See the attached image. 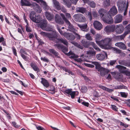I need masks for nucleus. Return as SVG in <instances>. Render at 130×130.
Here are the masks:
<instances>
[{
	"instance_id": "obj_51",
	"label": "nucleus",
	"mask_w": 130,
	"mask_h": 130,
	"mask_svg": "<svg viewBox=\"0 0 130 130\" xmlns=\"http://www.w3.org/2000/svg\"><path fill=\"white\" fill-rule=\"evenodd\" d=\"M81 90L82 92L84 93L86 92L87 90V89L86 87L84 86L82 87Z\"/></svg>"
},
{
	"instance_id": "obj_17",
	"label": "nucleus",
	"mask_w": 130,
	"mask_h": 130,
	"mask_svg": "<svg viewBox=\"0 0 130 130\" xmlns=\"http://www.w3.org/2000/svg\"><path fill=\"white\" fill-rule=\"evenodd\" d=\"M80 58L77 59L75 58L74 59L75 61L78 62H81L82 61H86L89 62L86 59L87 56L85 55L84 54H82L80 56Z\"/></svg>"
},
{
	"instance_id": "obj_49",
	"label": "nucleus",
	"mask_w": 130,
	"mask_h": 130,
	"mask_svg": "<svg viewBox=\"0 0 130 130\" xmlns=\"http://www.w3.org/2000/svg\"><path fill=\"white\" fill-rule=\"evenodd\" d=\"M120 94L121 95V96L122 97L125 98H126L127 96V93H126L124 92H120Z\"/></svg>"
},
{
	"instance_id": "obj_16",
	"label": "nucleus",
	"mask_w": 130,
	"mask_h": 130,
	"mask_svg": "<svg viewBox=\"0 0 130 130\" xmlns=\"http://www.w3.org/2000/svg\"><path fill=\"white\" fill-rule=\"evenodd\" d=\"M54 46L57 47L59 50H62V51L65 53L68 51V48L65 47L62 45L60 44H56L54 45Z\"/></svg>"
},
{
	"instance_id": "obj_8",
	"label": "nucleus",
	"mask_w": 130,
	"mask_h": 130,
	"mask_svg": "<svg viewBox=\"0 0 130 130\" xmlns=\"http://www.w3.org/2000/svg\"><path fill=\"white\" fill-rule=\"evenodd\" d=\"M115 26L114 25H109L106 26L104 29L105 31L108 34L114 31Z\"/></svg>"
},
{
	"instance_id": "obj_50",
	"label": "nucleus",
	"mask_w": 130,
	"mask_h": 130,
	"mask_svg": "<svg viewBox=\"0 0 130 130\" xmlns=\"http://www.w3.org/2000/svg\"><path fill=\"white\" fill-rule=\"evenodd\" d=\"M21 56L22 58L25 61H27L29 60V58L27 56L25 55H24L21 54Z\"/></svg>"
},
{
	"instance_id": "obj_44",
	"label": "nucleus",
	"mask_w": 130,
	"mask_h": 130,
	"mask_svg": "<svg viewBox=\"0 0 130 130\" xmlns=\"http://www.w3.org/2000/svg\"><path fill=\"white\" fill-rule=\"evenodd\" d=\"M127 35V33L126 32H125L122 35H121L118 36V38L120 39V40H121L123 39L125 37V36Z\"/></svg>"
},
{
	"instance_id": "obj_22",
	"label": "nucleus",
	"mask_w": 130,
	"mask_h": 130,
	"mask_svg": "<svg viewBox=\"0 0 130 130\" xmlns=\"http://www.w3.org/2000/svg\"><path fill=\"white\" fill-rule=\"evenodd\" d=\"M37 2L43 5L44 9L46 11L48 9V7L46 3L43 1L42 0H38Z\"/></svg>"
},
{
	"instance_id": "obj_14",
	"label": "nucleus",
	"mask_w": 130,
	"mask_h": 130,
	"mask_svg": "<svg viewBox=\"0 0 130 130\" xmlns=\"http://www.w3.org/2000/svg\"><path fill=\"white\" fill-rule=\"evenodd\" d=\"M103 21L105 22L108 24L112 23L113 22V20L111 16L105 17L102 18Z\"/></svg>"
},
{
	"instance_id": "obj_24",
	"label": "nucleus",
	"mask_w": 130,
	"mask_h": 130,
	"mask_svg": "<svg viewBox=\"0 0 130 130\" xmlns=\"http://www.w3.org/2000/svg\"><path fill=\"white\" fill-rule=\"evenodd\" d=\"M115 45L117 46L120 49L125 50L126 48L125 45L122 42H119L116 43L115 44Z\"/></svg>"
},
{
	"instance_id": "obj_25",
	"label": "nucleus",
	"mask_w": 130,
	"mask_h": 130,
	"mask_svg": "<svg viewBox=\"0 0 130 130\" xmlns=\"http://www.w3.org/2000/svg\"><path fill=\"white\" fill-rule=\"evenodd\" d=\"M115 67L117 68L120 72L123 73L125 72V71L126 70H125L126 68V67L120 65H117Z\"/></svg>"
},
{
	"instance_id": "obj_41",
	"label": "nucleus",
	"mask_w": 130,
	"mask_h": 130,
	"mask_svg": "<svg viewBox=\"0 0 130 130\" xmlns=\"http://www.w3.org/2000/svg\"><path fill=\"white\" fill-rule=\"evenodd\" d=\"M103 5L105 6H108L110 5V0H103Z\"/></svg>"
},
{
	"instance_id": "obj_64",
	"label": "nucleus",
	"mask_w": 130,
	"mask_h": 130,
	"mask_svg": "<svg viewBox=\"0 0 130 130\" xmlns=\"http://www.w3.org/2000/svg\"><path fill=\"white\" fill-rule=\"evenodd\" d=\"M93 47L95 50L97 51H100V49L95 44H94Z\"/></svg>"
},
{
	"instance_id": "obj_42",
	"label": "nucleus",
	"mask_w": 130,
	"mask_h": 130,
	"mask_svg": "<svg viewBox=\"0 0 130 130\" xmlns=\"http://www.w3.org/2000/svg\"><path fill=\"white\" fill-rule=\"evenodd\" d=\"M85 36V37L87 40L89 41L92 40V38L90 34L88 33L86 34Z\"/></svg>"
},
{
	"instance_id": "obj_53",
	"label": "nucleus",
	"mask_w": 130,
	"mask_h": 130,
	"mask_svg": "<svg viewBox=\"0 0 130 130\" xmlns=\"http://www.w3.org/2000/svg\"><path fill=\"white\" fill-rule=\"evenodd\" d=\"M41 59L42 60L46 62H47L48 61V59L45 57H41Z\"/></svg>"
},
{
	"instance_id": "obj_1",
	"label": "nucleus",
	"mask_w": 130,
	"mask_h": 130,
	"mask_svg": "<svg viewBox=\"0 0 130 130\" xmlns=\"http://www.w3.org/2000/svg\"><path fill=\"white\" fill-rule=\"evenodd\" d=\"M41 23L40 25L41 28L44 30L47 31H51V32L48 33L41 31L40 32L41 35L44 37H45L48 38L50 40H53L54 39H56L58 37V32L55 30L53 29V27L50 25H47L46 20H44Z\"/></svg>"
},
{
	"instance_id": "obj_54",
	"label": "nucleus",
	"mask_w": 130,
	"mask_h": 130,
	"mask_svg": "<svg viewBox=\"0 0 130 130\" xmlns=\"http://www.w3.org/2000/svg\"><path fill=\"white\" fill-rule=\"evenodd\" d=\"M111 106V108L113 110L116 111H117L118 108L116 106L114 105H112Z\"/></svg>"
},
{
	"instance_id": "obj_9",
	"label": "nucleus",
	"mask_w": 130,
	"mask_h": 130,
	"mask_svg": "<svg viewBox=\"0 0 130 130\" xmlns=\"http://www.w3.org/2000/svg\"><path fill=\"white\" fill-rule=\"evenodd\" d=\"M63 35L67 39L69 40H73L75 38V36L71 33L64 32Z\"/></svg>"
},
{
	"instance_id": "obj_61",
	"label": "nucleus",
	"mask_w": 130,
	"mask_h": 130,
	"mask_svg": "<svg viewBox=\"0 0 130 130\" xmlns=\"http://www.w3.org/2000/svg\"><path fill=\"white\" fill-rule=\"evenodd\" d=\"M116 62V60H111L109 62V64L111 66L115 64Z\"/></svg>"
},
{
	"instance_id": "obj_33",
	"label": "nucleus",
	"mask_w": 130,
	"mask_h": 130,
	"mask_svg": "<svg viewBox=\"0 0 130 130\" xmlns=\"http://www.w3.org/2000/svg\"><path fill=\"white\" fill-rule=\"evenodd\" d=\"M67 55L70 56V57L71 58H74L78 57L77 55H75L72 52H69L67 54Z\"/></svg>"
},
{
	"instance_id": "obj_40",
	"label": "nucleus",
	"mask_w": 130,
	"mask_h": 130,
	"mask_svg": "<svg viewBox=\"0 0 130 130\" xmlns=\"http://www.w3.org/2000/svg\"><path fill=\"white\" fill-rule=\"evenodd\" d=\"M71 43L74 45L75 46H76L78 48H79L81 49H83V46H81L80 44H79L78 43L75 42L74 41H72L71 42Z\"/></svg>"
},
{
	"instance_id": "obj_15",
	"label": "nucleus",
	"mask_w": 130,
	"mask_h": 130,
	"mask_svg": "<svg viewBox=\"0 0 130 130\" xmlns=\"http://www.w3.org/2000/svg\"><path fill=\"white\" fill-rule=\"evenodd\" d=\"M107 57V53L105 52H103L102 53L97 55L96 57L98 59L100 60H103L106 57Z\"/></svg>"
},
{
	"instance_id": "obj_5",
	"label": "nucleus",
	"mask_w": 130,
	"mask_h": 130,
	"mask_svg": "<svg viewBox=\"0 0 130 130\" xmlns=\"http://www.w3.org/2000/svg\"><path fill=\"white\" fill-rule=\"evenodd\" d=\"M60 15L67 26L69 30L73 32H74L75 30V29L69 21L66 18L65 15L62 13L60 14Z\"/></svg>"
},
{
	"instance_id": "obj_37",
	"label": "nucleus",
	"mask_w": 130,
	"mask_h": 130,
	"mask_svg": "<svg viewBox=\"0 0 130 130\" xmlns=\"http://www.w3.org/2000/svg\"><path fill=\"white\" fill-rule=\"evenodd\" d=\"M115 88V89H126L127 87L123 85H118L116 86Z\"/></svg>"
},
{
	"instance_id": "obj_39",
	"label": "nucleus",
	"mask_w": 130,
	"mask_h": 130,
	"mask_svg": "<svg viewBox=\"0 0 130 130\" xmlns=\"http://www.w3.org/2000/svg\"><path fill=\"white\" fill-rule=\"evenodd\" d=\"M31 67L35 71H37L39 70V69L35 64L34 63H31L30 64Z\"/></svg>"
},
{
	"instance_id": "obj_58",
	"label": "nucleus",
	"mask_w": 130,
	"mask_h": 130,
	"mask_svg": "<svg viewBox=\"0 0 130 130\" xmlns=\"http://www.w3.org/2000/svg\"><path fill=\"white\" fill-rule=\"evenodd\" d=\"M94 44V43L92 42H88L87 43L88 46V45H92L93 46Z\"/></svg>"
},
{
	"instance_id": "obj_3",
	"label": "nucleus",
	"mask_w": 130,
	"mask_h": 130,
	"mask_svg": "<svg viewBox=\"0 0 130 130\" xmlns=\"http://www.w3.org/2000/svg\"><path fill=\"white\" fill-rule=\"evenodd\" d=\"M112 41V38H106L101 40L102 43L100 46L102 48L105 49H110L111 47V45Z\"/></svg>"
},
{
	"instance_id": "obj_26",
	"label": "nucleus",
	"mask_w": 130,
	"mask_h": 130,
	"mask_svg": "<svg viewBox=\"0 0 130 130\" xmlns=\"http://www.w3.org/2000/svg\"><path fill=\"white\" fill-rule=\"evenodd\" d=\"M45 15L46 19L48 20H51L54 19V16L53 15V14H51L48 12H45Z\"/></svg>"
},
{
	"instance_id": "obj_18",
	"label": "nucleus",
	"mask_w": 130,
	"mask_h": 130,
	"mask_svg": "<svg viewBox=\"0 0 130 130\" xmlns=\"http://www.w3.org/2000/svg\"><path fill=\"white\" fill-rule=\"evenodd\" d=\"M114 22L115 23H120L122 20L123 16L120 14H118L116 15L115 18Z\"/></svg>"
},
{
	"instance_id": "obj_23",
	"label": "nucleus",
	"mask_w": 130,
	"mask_h": 130,
	"mask_svg": "<svg viewBox=\"0 0 130 130\" xmlns=\"http://www.w3.org/2000/svg\"><path fill=\"white\" fill-rule=\"evenodd\" d=\"M102 38V36L100 34H98L95 35V39L96 43L100 46L101 44L102 43V42L101 41H100L99 40Z\"/></svg>"
},
{
	"instance_id": "obj_30",
	"label": "nucleus",
	"mask_w": 130,
	"mask_h": 130,
	"mask_svg": "<svg viewBox=\"0 0 130 130\" xmlns=\"http://www.w3.org/2000/svg\"><path fill=\"white\" fill-rule=\"evenodd\" d=\"M76 10L77 12H80L82 13L85 12L86 10L83 7H77L76 8Z\"/></svg>"
},
{
	"instance_id": "obj_38",
	"label": "nucleus",
	"mask_w": 130,
	"mask_h": 130,
	"mask_svg": "<svg viewBox=\"0 0 130 130\" xmlns=\"http://www.w3.org/2000/svg\"><path fill=\"white\" fill-rule=\"evenodd\" d=\"M49 51L50 53L55 55V57H59L58 53L55 50L53 49H50L49 50Z\"/></svg>"
},
{
	"instance_id": "obj_46",
	"label": "nucleus",
	"mask_w": 130,
	"mask_h": 130,
	"mask_svg": "<svg viewBox=\"0 0 130 130\" xmlns=\"http://www.w3.org/2000/svg\"><path fill=\"white\" fill-rule=\"evenodd\" d=\"M112 48L114 52L116 53L119 54L121 52V51L117 48L114 47H112Z\"/></svg>"
},
{
	"instance_id": "obj_48",
	"label": "nucleus",
	"mask_w": 130,
	"mask_h": 130,
	"mask_svg": "<svg viewBox=\"0 0 130 130\" xmlns=\"http://www.w3.org/2000/svg\"><path fill=\"white\" fill-rule=\"evenodd\" d=\"M63 2L69 8L71 7V4L67 0H63Z\"/></svg>"
},
{
	"instance_id": "obj_4",
	"label": "nucleus",
	"mask_w": 130,
	"mask_h": 130,
	"mask_svg": "<svg viewBox=\"0 0 130 130\" xmlns=\"http://www.w3.org/2000/svg\"><path fill=\"white\" fill-rule=\"evenodd\" d=\"M30 19L33 22L36 23H39L41 22L40 24L44 20H42V18L41 16L39 15H36L35 12L33 11L31 12L30 14Z\"/></svg>"
},
{
	"instance_id": "obj_56",
	"label": "nucleus",
	"mask_w": 130,
	"mask_h": 130,
	"mask_svg": "<svg viewBox=\"0 0 130 130\" xmlns=\"http://www.w3.org/2000/svg\"><path fill=\"white\" fill-rule=\"evenodd\" d=\"M92 14L93 16L94 17H96L98 16V14L96 11H93L92 12Z\"/></svg>"
},
{
	"instance_id": "obj_57",
	"label": "nucleus",
	"mask_w": 130,
	"mask_h": 130,
	"mask_svg": "<svg viewBox=\"0 0 130 130\" xmlns=\"http://www.w3.org/2000/svg\"><path fill=\"white\" fill-rule=\"evenodd\" d=\"M88 15L90 20L91 21L92 19L91 12H89L88 13Z\"/></svg>"
},
{
	"instance_id": "obj_12",
	"label": "nucleus",
	"mask_w": 130,
	"mask_h": 130,
	"mask_svg": "<svg viewBox=\"0 0 130 130\" xmlns=\"http://www.w3.org/2000/svg\"><path fill=\"white\" fill-rule=\"evenodd\" d=\"M55 19V21L56 23L59 24H63L64 23V20L58 14H56Z\"/></svg>"
},
{
	"instance_id": "obj_63",
	"label": "nucleus",
	"mask_w": 130,
	"mask_h": 130,
	"mask_svg": "<svg viewBox=\"0 0 130 130\" xmlns=\"http://www.w3.org/2000/svg\"><path fill=\"white\" fill-rule=\"evenodd\" d=\"M60 9H61V11H62L63 12L65 13H66L67 10L66 8H65L64 7H62L61 8H60Z\"/></svg>"
},
{
	"instance_id": "obj_52",
	"label": "nucleus",
	"mask_w": 130,
	"mask_h": 130,
	"mask_svg": "<svg viewBox=\"0 0 130 130\" xmlns=\"http://www.w3.org/2000/svg\"><path fill=\"white\" fill-rule=\"evenodd\" d=\"M65 15L66 17V18L67 19H70L71 18V16L70 13H65Z\"/></svg>"
},
{
	"instance_id": "obj_28",
	"label": "nucleus",
	"mask_w": 130,
	"mask_h": 130,
	"mask_svg": "<svg viewBox=\"0 0 130 130\" xmlns=\"http://www.w3.org/2000/svg\"><path fill=\"white\" fill-rule=\"evenodd\" d=\"M84 1L85 3H88L91 7L94 8L96 6L95 4L93 1L90 2L89 0H84Z\"/></svg>"
},
{
	"instance_id": "obj_7",
	"label": "nucleus",
	"mask_w": 130,
	"mask_h": 130,
	"mask_svg": "<svg viewBox=\"0 0 130 130\" xmlns=\"http://www.w3.org/2000/svg\"><path fill=\"white\" fill-rule=\"evenodd\" d=\"M65 93L67 94V95L70 96H71V98L74 99L76 94H78V92L77 91H72L71 89H68L64 91Z\"/></svg>"
},
{
	"instance_id": "obj_55",
	"label": "nucleus",
	"mask_w": 130,
	"mask_h": 130,
	"mask_svg": "<svg viewBox=\"0 0 130 130\" xmlns=\"http://www.w3.org/2000/svg\"><path fill=\"white\" fill-rule=\"evenodd\" d=\"M84 64L85 66L88 67L93 68L94 67V65L88 63H84Z\"/></svg>"
},
{
	"instance_id": "obj_36",
	"label": "nucleus",
	"mask_w": 130,
	"mask_h": 130,
	"mask_svg": "<svg viewBox=\"0 0 130 130\" xmlns=\"http://www.w3.org/2000/svg\"><path fill=\"white\" fill-rule=\"evenodd\" d=\"M58 41L60 42L61 43H63L65 45L67 46H68V43L67 41L65 39L61 38L58 39Z\"/></svg>"
},
{
	"instance_id": "obj_21",
	"label": "nucleus",
	"mask_w": 130,
	"mask_h": 130,
	"mask_svg": "<svg viewBox=\"0 0 130 130\" xmlns=\"http://www.w3.org/2000/svg\"><path fill=\"white\" fill-rule=\"evenodd\" d=\"M77 25L82 30L86 32L88 31V30L87 29V24H85L82 25L77 24Z\"/></svg>"
},
{
	"instance_id": "obj_20",
	"label": "nucleus",
	"mask_w": 130,
	"mask_h": 130,
	"mask_svg": "<svg viewBox=\"0 0 130 130\" xmlns=\"http://www.w3.org/2000/svg\"><path fill=\"white\" fill-rule=\"evenodd\" d=\"M98 71L100 72L101 75L102 76H104L109 72V70L103 67L100 68L99 70H98Z\"/></svg>"
},
{
	"instance_id": "obj_27",
	"label": "nucleus",
	"mask_w": 130,
	"mask_h": 130,
	"mask_svg": "<svg viewBox=\"0 0 130 130\" xmlns=\"http://www.w3.org/2000/svg\"><path fill=\"white\" fill-rule=\"evenodd\" d=\"M54 6L58 10L60 9V6L59 3L56 0H52Z\"/></svg>"
},
{
	"instance_id": "obj_43",
	"label": "nucleus",
	"mask_w": 130,
	"mask_h": 130,
	"mask_svg": "<svg viewBox=\"0 0 130 130\" xmlns=\"http://www.w3.org/2000/svg\"><path fill=\"white\" fill-rule=\"evenodd\" d=\"M119 63L120 64L127 66V62L125 60H120L119 61Z\"/></svg>"
},
{
	"instance_id": "obj_31",
	"label": "nucleus",
	"mask_w": 130,
	"mask_h": 130,
	"mask_svg": "<svg viewBox=\"0 0 130 130\" xmlns=\"http://www.w3.org/2000/svg\"><path fill=\"white\" fill-rule=\"evenodd\" d=\"M41 83L45 87L47 88L49 86V84L48 82L46 79L43 78H41Z\"/></svg>"
},
{
	"instance_id": "obj_47",
	"label": "nucleus",
	"mask_w": 130,
	"mask_h": 130,
	"mask_svg": "<svg viewBox=\"0 0 130 130\" xmlns=\"http://www.w3.org/2000/svg\"><path fill=\"white\" fill-rule=\"evenodd\" d=\"M86 41L84 40H83L81 41V43L83 44V45L86 48L88 47V45H87V43Z\"/></svg>"
},
{
	"instance_id": "obj_6",
	"label": "nucleus",
	"mask_w": 130,
	"mask_h": 130,
	"mask_svg": "<svg viewBox=\"0 0 130 130\" xmlns=\"http://www.w3.org/2000/svg\"><path fill=\"white\" fill-rule=\"evenodd\" d=\"M73 17L75 21L79 22H84L86 21V19L85 17L81 14H75Z\"/></svg>"
},
{
	"instance_id": "obj_13",
	"label": "nucleus",
	"mask_w": 130,
	"mask_h": 130,
	"mask_svg": "<svg viewBox=\"0 0 130 130\" xmlns=\"http://www.w3.org/2000/svg\"><path fill=\"white\" fill-rule=\"evenodd\" d=\"M117 9L115 6H113L108 12V13L111 16L115 15L117 14Z\"/></svg>"
},
{
	"instance_id": "obj_59",
	"label": "nucleus",
	"mask_w": 130,
	"mask_h": 130,
	"mask_svg": "<svg viewBox=\"0 0 130 130\" xmlns=\"http://www.w3.org/2000/svg\"><path fill=\"white\" fill-rule=\"evenodd\" d=\"M12 124L13 126L15 127L18 128L20 126L19 125H18L15 122H12Z\"/></svg>"
},
{
	"instance_id": "obj_32",
	"label": "nucleus",
	"mask_w": 130,
	"mask_h": 130,
	"mask_svg": "<svg viewBox=\"0 0 130 130\" xmlns=\"http://www.w3.org/2000/svg\"><path fill=\"white\" fill-rule=\"evenodd\" d=\"M87 54L91 56H94L96 54L95 52L94 51L93 48H92L91 50L87 51L86 52Z\"/></svg>"
},
{
	"instance_id": "obj_35",
	"label": "nucleus",
	"mask_w": 130,
	"mask_h": 130,
	"mask_svg": "<svg viewBox=\"0 0 130 130\" xmlns=\"http://www.w3.org/2000/svg\"><path fill=\"white\" fill-rule=\"evenodd\" d=\"M90 62H91L92 64H93L95 65V67L96 69H98V70H99L100 68H101V67L100 64L98 62H90Z\"/></svg>"
},
{
	"instance_id": "obj_34",
	"label": "nucleus",
	"mask_w": 130,
	"mask_h": 130,
	"mask_svg": "<svg viewBox=\"0 0 130 130\" xmlns=\"http://www.w3.org/2000/svg\"><path fill=\"white\" fill-rule=\"evenodd\" d=\"M98 12L100 15V16L102 18L103 17L104 14L105 13V10L103 9H101L99 10Z\"/></svg>"
},
{
	"instance_id": "obj_60",
	"label": "nucleus",
	"mask_w": 130,
	"mask_h": 130,
	"mask_svg": "<svg viewBox=\"0 0 130 130\" xmlns=\"http://www.w3.org/2000/svg\"><path fill=\"white\" fill-rule=\"evenodd\" d=\"M75 35L77 39H80V36L77 34L76 32V30L74 31V32H73Z\"/></svg>"
},
{
	"instance_id": "obj_19",
	"label": "nucleus",
	"mask_w": 130,
	"mask_h": 130,
	"mask_svg": "<svg viewBox=\"0 0 130 130\" xmlns=\"http://www.w3.org/2000/svg\"><path fill=\"white\" fill-rule=\"evenodd\" d=\"M33 9L38 13H41L42 10L40 6L35 3H33L32 4Z\"/></svg>"
},
{
	"instance_id": "obj_29",
	"label": "nucleus",
	"mask_w": 130,
	"mask_h": 130,
	"mask_svg": "<svg viewBox=\"0 0 130 130\" xmlns=\"http://www.w3.org/2000/svg\"><path fill=\"white\" fill-rule=\"evenodd\" d=\"M21 3L22 6H30L31 5L30 3L26 0H21Z\"/></svg>"
},
{
	"instance_id": "obj_11",
	"label": "nucleus",
	"mask_w": 130,
	"mask_h": 130,
	"mask_svg": "<svg viewBox=\"0 0 130 130\" xmlns=\"http://www.w3.org/2000/svg\"><path fill=\"white\" fill-rule=\"evenodd\" d=\"M124 28V27L121 24L117 25L116 27L115 31L118 34H121L123 31Z\"/></svg>"
},
{
	"instance_id": "obj_62",
	"label": "nucleus",
	"mask_w": 130,
	"mask_h": 130,
	"mask_svg": "<svg viewBox=\"0 0 130 130\" xmlns=\"http://www.w3.org/2000/svg\"><path fill=\"white\" fill-rule=\"evenodd\" d=\"M36 128L38 130H45L44 128L40 126H36Z\"/></svg>"
},
{
	"instance_id": "obj_2",
	"label": "nucleus",
	"mask_w": 130,
	"mask_h": 130,
	"mask_svg": "<svg viewBox=\"0 0 130 130\" xmlns=\"http://www.w3.org/2000/svg\"><path fill=\"white\" fill-rule=\"evenodd\" d=\"M117 4L119 11L121 12L124 11V15H126L128 6V3H126L124 1H122L121 0L118 2Z\"/></svg>"
},
{
	"instance_id": "obj_10",
	"label": "nucleus",
	"mask_w": 130,
	"mask_h": 130,
	"mask_svg": "<svg viewBox=\"0 0 130 130\" xmlns=\"http://www.w3.org/2000/svg\"><path fill=\"white\" fill-rule=\"evenodd\" d=\"M93 24L94 28L97 30H100L103 28L102 24L98 21H95Z\"/></svg>"
},
{
	"instance_id": "obj_45",
	"label": "nucleus",
	"mask_w": 130,
	"mask_h": 130,
	"mask_svg": "<svg viewBox=\"0 0 130 130\" xmlns=\"http://www.w3.org/2000/svg\"><path fill=\"white\" fill-rule=\"evenodd\" d=\"M125 28L126 29V30L125 32H126L127 33V34H128L129 32H130V24L127 26Z\"/></svg>"
}]
</instances>
